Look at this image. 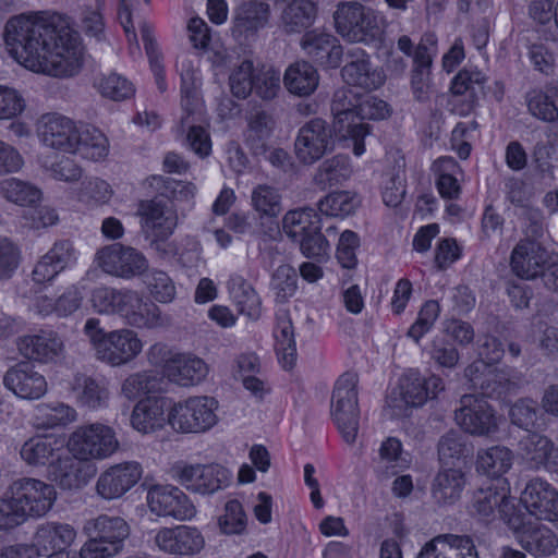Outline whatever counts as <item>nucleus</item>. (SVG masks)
<instances>
[{"instance_id": "0e129e2a", "label": "nucleus", "mask_w": 558, "mask_h": 558, "mask_svg": "<svg viewBox=\"0 0 558 558\" xmlns=\"http://www.w3.org/2000/svg\"><path fill=\"white\" fill-rule=\"evenodd\" d=\"M126 289L97 287L92 291V306L99 314L117 315Z\"/></svg>"}, {"instance_id": "c03bdc74", "label": "nucleus", "mask_w": 558, "mask_h": 558, "mask_svg": "<svg viewBox=\"0 0 558 558\" xmlns=\"http://www.w3.org/2000/svg\"><path fill=\"white\" fill-rule=\"evenodd\" d=\"M352 172L353 170L350 165V158L345 155L339 154L325 159L318 166L313 175V183L319 190L325 191L349 180Z\"/></svg>"}, {"instance_id": "393cba45", "label": "nucleus", "mask_w": 558, "mask_h": 558, "mask_svg": "<svg viewBox=\"0 0 558 558\" xmlns=\"http://www.w3.org/2000/svg\"><path fill=\"white\" fill-rule=\"evenodd\" d=\"M78 131L80 126L71 119L50 113L41 118L38 135L47 147L72 153L77 145Z\"/></svg>"}, {"instance_id": "13d9d810", "label": "nucleus", "mask_w": 558, "mask_h": 558, "mask_svg": "<svg viewBox=\"0 0 558 558\" xmlns=\"http://www.w3.org/2000/svg\"><path fill=\"white\" fill-rule=\"evenodd\" d=\"M252 205L260 216L277 217L281 210V195L267 184H259L252 191Z\"/></svg>"}, {"instance_id": "4468645a", "label": "nucleus", "mask_w": 558, "mask_h": 558, "mask_svg": "<svg viewBox=\"0 0 558 558\" xmlns=\"http://www.w3.org/2000/svg\"><path fill=\"white\" fill-rule=\"evenodd\" d=\"M96 260L105 272L125 279L138 276L148 268L147 259L140 251L120 243L100 248Z\"/></svg>"}, {"instance_id": "aec40b11", "label": "nucleus", "mask_w": 558, "mask_h": 558, "mask_svg": "<svg viewBox=\"0 0 558 558\" xmlns=\"http://www.w3.org/2000/svg\"><path fill=\"white\" fill-rule=\"evenodd\" d=\"M147 504L150 511L161 517H172L177 520H190L196 509L189 497L178 487L154 485L147 493Z\"/></svg>"}, {"instance_id": "a878e982", "label": "nucleus", "mask_w": 558, "mask_h": 558, "mask_svg": "<svg viewBox=\"0 0 558 558\" xmlns=\"http://www.w3.org/2000/svg\"><path fill=\"white\" fill-rule=\"evenodd\" d=\"M155 543L165 553L192 556L204 548L205 538L197 527L178 525L160 529L155 536Z\"/></svg>"}, {"instance_id": "f704fd0d", "label": "nucleus", "mask_w": 558, "mask_h": 558, "mask_svg": "<svg viewBox=\"0 0 558 558\" xmlns=\"http://www.w3.org/2000/svg\"><path fill=\"white\" fill-rule=\"evenodd\" d=\"M76 537V531L68 523L45 522L37 526L33 536V547L38 558L44 553L68 549Z\"/></svg>"}, {"instance_id": "0eeeda50", "label": "nucleus", "mask_w": 558, "mask_h": 558, "mask_svg": "<svg viewBox=\"0 0 558 558\" xmlns=\"http://www.w3.org/2000/svg\"><path fill=\"white\" fill-rule=\"evenodd\" d=\"M70 452L85 462L104 460L111 457L119 448L113 429L100 423L77 427L70 436Z\"/></svg>"}, {"instance_id": "412c9836", "label": "nucleus", "mask_w": 558, "mask_h": 558, "mask_svg": "<svg viewBox=\"0 0 558 558\" xmlns=\"http://www.w3.org/2000/svg\"><path fill=\"white\" fill-rule=\"evenodd\" d=\"M142 474V465L136 461L114 464L99 475L96 492L106 500L118 499L137 484Z\"/></svg>"}, {"instance_id": "b1692460", "label": "nucleus", "mask_w": 558, "mask_h": 558, "mask_svg": "<svg viewBox=\"0 0 558 558\" xmlns=\"http://www.w3.org/2000/svg\"><path fill=\"white\" fill-rule=\"evenodd\" d=\"M521 502L530 514L539 520H558V490L548 482L535 477L521 494Z\"/></svg>"}, {"instance_id": "37998d69", "label": "nucleus", "mask_w": 558, "mask_h": 558, "mask_svg": "<svg viewBox=\"0 0 558 558\" xmlns=\"http://www.w3.org/2000/svg\"><path fill=\"white\" fill-rule=\"evenodd\" d=\"M464 485V473L460 469H444L433 481L432 496L438 505H452L460 499Z\"/></svg>"}, {"instance_id": "ddd939ff", "label": "nucleus", "mask_w": 558, "mask_h": 558, "mask_svg": "<svg viewBox=\"0 0 558 558\" xmlns=\"http://www.w3.org/2000/svg\"><path fill=\"white\" fill-rule=\"evenodd\" d=\"M9 489L25 519L45 515L52 508L57 498L52 485L31 477L14 481Z\"/></svg>"}, {"instance_id": "8fccbe9b", "label": "nucleus", "mask_w": 558, "mask_h": 558, "mask_svg": "<svg viewBox=\"0 0 558 558\" xmlns=\"http://www.w3.org/2000/svg\"><path fill=\"white\" fill-rule=\"evenodd\" d=\"M553 440L545 435L530 432L518 444L519 453L531 468L539 470L551 450Z\"/></svg>"}, {"instance_id": "09e8293b", "label": "nucleus", "mask_w": 558, "mask_h": 558, "mask_svg": "<svg viewBox=\"0 0 558 558\" xmlns=\"http://www.w3.org/2000/svg\"><path fill=\"white\" fill-rule=\"evenodd\" d=\"M77 145L72 154H80L83 158L98 161L108 155V140L98 129L80 126Z\"/></svg>"}, {"instance_id": "f257e3e1", "label": "nucleus", "mask_w": 558, "mask_h": 558, "mask_svg": "<svg viewBox=\"0 0 558 558\" xmlns=\"http://www.w3.org/2000/svg\"><path fill=\"white\" fill-rule=\"evenodd\" d=\"M3 38L10 54L34 72L66 77L82 65L80 35L66 15L40 11L12 16Z\"/></svg>"}, {"instance_id": "ea45409f", "label": "nucleus", "mask_w": 558, "mask_h": 558, "mask_svg": "<svg viewBox=\"0 0 558 558\" xmlns=\"http://www.w3.org/2000/svg\"><path fill=\"white\" fill-rule=\"evenodd\" d=\"M282 83L290 94L307 97L317 89L319 74L310 62L296 61L287 68Z\"/></svg>"}, {"instance_id": "6e6552de", "label": "nucleus", "mask_w": 558, "mask_h": 558, "mask_svg": "<svg viewBox=\"0 0 558 558\" xmlns=\"http://www.w3.org/2000/svg\"><path fill=\"white\" fill-rule=\"evenodd\" d=\"M218 402L207 396L190 397L174 403L168 414L173 429L182 433H203L217 423Z\"/></svg>"}, {"instance_id": "2eb2a0df", "label": "nucleus", "mask_w": 558, "mask_h": 558, "mask_svg": "<svg viewBox=\"0 0 558 558\" xmlns=\"http://www.w3.org/2000/svg\"><path fill=\"white\" fill-rule=\"evenodd\" d=\"M508 526L513 531L521 547L534 556H550L558 548L557 535L542 523L524 522L521 514L512 513L508 518Z\"/></svg>"}, {"instance_id": "cd10ccee", "label": "nucleus", "mask_w": 558, "mask_h": 558, "mask_svg": "<svg viewBox=\"0 0 558 558\" xmlns=\"http://www.w3.org/2000/svg\"><path fill=\"white\" fill-rule=\"evenodd\" d=\"M142 350L143 342L138 335L132 329L121 328L108 332L97 359L111 366H121L133 361Z\"/></svg>"}, {"instance_id": "7ed1b4c3", "label": "nucleus", "mask_w": 558, "mask_h": 558, "mask_svg": "<svg viewBox=\"0 0 558 558\" xmlns=\"http://www.w3.org/2000/svg\"><path fill=\"white\" fill-rule=\"evenodd\" d=\"M84 532L88 539L78 551L80 558H112L123 550L131 530L123 518L100 514L86 521Z\"/></svg>"}, {"instance_id": "f3484780", "label": "nucleus", "mask_w": 558, "mask_h": 558, "mask_svg": "<svg viewBox=\"0 0 558 558\" xmlns=\"http://www.w3.org/2000/svg\"><path fill=\"white\" fill-rule=\"evenodd\" d=\"M117 315L134 328L153 329L170 323L169 317L162 315L155 303L144 300L137 291L130 289H126Z\"/></svg>"}, {"instance_id": "79ce46f5", "label": "nucleus", "mask_w": 558, "mask_h": 558, "mask_svg": "<svg viewBox=\"0 0 558 558\" xmlns=\"http://www.w3.org/2000/svg\"><path fill=\"white\" fill-rule=\"evenodd\" d=\"M230 296L240 314L252 320L259 318L262 314V301L254 287L242 276L232 275L228 281Z\"/></svg>"}, {"instance_id": "20e7f679", "label": "nucleus", "mask_w": 558, "mask_h": 558, "mask_svg": "<svg viewBox=\"0 0 558 558\" xmlns=\"http://www.w3.org/2000/svg\"><path fill=\"white\" fill-rule=\"evenodd\" d=\"M282 230L299 244L306 257L322 258L328 255L329 241L320 231L322 221L315 209L303 207L289 210L283 216Z\"/></svg>"}, {"instance_id": "4be33fe9", "label": "nucleus", "mask_w": 558, "mask_h": 558, "mask_svg": "<svg viewBox=\"0 0 558 558\" xmlns=\"http://www.w3.org/2000/svg\"><path fill=\"white\" fill-rule=\"evenodd\" d=\"M138 215L145 235L171 236L178 225V215L170 199L143 201L138 206Z\"/></svg>"}, {"instance_id": "603ef678", "label": "nucleus", "mask_w": 558, "mask_h": 558, "mask_svg": "<svg viewBox=\"0 0 558 558\" xmlns=\"http://www.w3.org/2000/svg\"><path fill=\"white\" fill-rule=\"evenodd\" d=\"M76 418V411L68 404L56 403H41L36 409V421L39 427L54 428L64 426Z\"/></svg>"}, {"instance_id": "1a4fd4ad", "label": "nucleus", "mask_w": 558, "mask_h": 558, "mask_svg": "<svg viewBox=\"0 0 558 558\" xmlns=\"http://www.w3.org/2000/svg\"><path fill=\"white\" fill-rule=\"evenodd\" d=\"M172 477L189 492L213 495L229 486L231 473L218 463L187 464L175 463L171 469Z\"/></svg>"}, {"instance_id": "c85d7f7f", "label": "nucleus", "mask_w": 558, "mask_h": 558, "mask_svg": "<svg viewBox=\"0 0 558 558\" xmlns=\"http://www.w3.org/2000/svg\"><path fill=\"white\" fill-rule=\"evenodd\" d=\"M4 386L22 399L36 400L47 392L46 378L29 362H20L7 371Z\"/></svg>"}, {"instance_id": "58836bf2", "label": "nucleus", "mask_w": 558, "mask_h": 558, "mask_svg": "<svg viewBox=\"0 0 558 558\" xmlns=\"http://www.w3.org/2000/svg\"><path fill=\"white\" fill-rule=\"evenodd\" d=\"M317 16L313 0H293L281 11L279 26L286 34H300L311 27Z\"/></svg>"}, {"instance_id": "a18cd8bd", "label": "nucleus", "mask_w": 558, "mask_h": 558, "mask_svg": "<svg viewBox=\"0 0 558 558\" xmlns=\"http://www.w3.org/2000/svg\"><path fill=\"white\" fill-rule=\"evenodd\" d=\"M275 338L276 350L283 367L291 368L296 359V348L292 320L286 310L277 313Z\"/></svg>"}, {"instance_id": "6e6d98bb", "label": "nucleus", "mask_w": 558, "mask_h": 558, "mask_svg": "<svg viewBox=\"0 0 558 558\" xmlns=\"http://www.w3.org/2000/svg\"><path fill=\"white\" fill-rule=\"evenodd\" d=\"M541 416L542 410L538 403L531 398L518 399L509 409L511 423L527 432L537 427V422Z\"/></svg>"}, {"instance_id": "5701e85b", "label": "nucleus", "mask_w": 558, "mask_h": 558, "mask_svg": "<svg viewBox=\"0 0 558 558\" xmlns=\"http://www.w3.org/2000/svg\"><path fill=\"white\" fill-rule=\"evenodd\" d=\"M476 543L471 535L441 534L426 543L416 558H480Z\"/></svg>"}, {"instance_id": "864d4df0", "label": "nucleus", "mask_w": 558, "mask_h": 558, "mask_svg": "<svg viewBox=\"0 0 558 558\" xmlns=\"http://www.w3.org/2000/svg\"><path fill=\"white\" fill-rule=\"evenodd\" d=\"M57 440L47 436H34L26 440L20 454L28 465H45L53 457Z\"/></svg>"}, {"instance_id": "338daca9", "label": "nucleus", "mask_w": 558, "mask_h": 558, "mask_svg": "<svg viewBox=\"0 0 558 558\" xmlns=\"http://www.w3.org/2000/svg\"><path fill=\"white\" fill-rule=\"evenodd\" d=\"M256 70L251 60L242 61L230 74L231 93L241 99L246 98L254 88Z\"/></svg>"}, {"instance_id": "4c0bfd02", "label": "nucleus", "mask_w": 558, "mask_h": 558, "mask_svg": "<svg viewBox=\"0 0 558 558\" xmlns=\"http://www.w3.org/2000/svg\"><path fill=\"white\" fill-rule=\"evenodd\" d=\"M168 400L163 397H147L141 400L131 415L132 426L144 434L155 432L165 425Z\"/></svg>"}, {"instance_id": "69168bd1", "label": "nucleus", "mask_w": 558, "mask_h": 558, "mask_svg": "<svg viewBox=\"0 0 558 558\" xmlns=\"http://www.w3.org/2000/svg\"><path fill=\"white\" fill-rule=\"evenodd\" d=\"M97 88L102 96L116 101L128 99L135 92L133 84L118 73L104 75L97 82Z\"/></svg>"}, {"instance_id": "6ab92c4d", "label": "nucleus", "mask_w": 558, "mask_h": 558, "mask_svg": "<svg viewBox=\"0 0 558 558\" xmlns=\"http://www.w3.org/2000/svg\"><path fill=\"white\" fill-rule=\"evenodd\" d=\"M460 403L454 411V420L466 433L484 436L497 430V420L487 401L474 395H464Z\"/></svg>"}, {"instance_id": "f8f14e48", "label": "nucleus", "mask_w": 558, "mask_h": 558, "mask_svg": "<svg viewBox=\"0 0 558 558\" xmlns=\"http://www.w3.org/2000/svg\"><path fill=\"white\" fill-rule=\"evenodd\" d=\"M444 381L435 375L428 378L416 369L407 371L399 380V398L391 399V407L398 409L397 415H407L409 408L422 407L428 399L436 398L444 390Z\"/></svg>"}, {"instance_id": "774afa93", "label": "nucleus", "mask_w": 558, "mask_h": 558, "mask_svg": "<svg viewBox=\"0 0 558 558\" xmlns=\"http://www.w3.org/2000/svg\"><path fill=\"white\" fill-rule=\"evenodd\" d=\"M486 76L477 70H461L451 82V92L453 95L470 94L472 99L483 92Z\"/></svg>"}, {"instance_id": "de8ad7c7", "label": "nucleus", "mask_w": 558, "mask_h": 558, "mask_svg": "<svg viewBox=\"0 0 558 558\" xmlns=\"http://www.w3.org/2000/svg\"><path fill=\"white\" fill-rule=\"evenodd\" d=\"M512 465V452L502 446H494L477 452L476 468L488 477L500 480Z\"/></svg>"}, {"instance_id": "7c9ffc66", "label": "nucleus", "mask_w": 558, "mask_h": 558, "mask_svg": "<svg viewBox=\"0 0 558 558\" xmlns=\"http://www.w3.org/2000/svg\"><path fill=\"white\" fill-rule=\"evenodd\" d=\"M305 54L319 65L337 68L342 58V47L338 39L317 29L306 32L301 39Z\"/></svg>"}, {"instance_id": "9d476101", "label": "nucleus", "mask_w": 558, "mask_h": 558, "mask_svg": "<svg viewBox=\"0 0 558 558\" xmlns=\"http://www.w3.org/2000/svg\"><path fill=\"white\" fill-rule=\"evenodd\" d=\"M336 146L332 128L322 118L305 122L298 131L294 141V153L304 166H312L325 155L330 154Z\"/></svg>"}, {"instance_id": "dca6fc26", "label": "nucleus", "mask_w": 558, "mask_h": 558, "mask_svg": "<svg viewBox=\"0 0 558 558\" xmlns=\"http://www.w3.org/2000/svg\"><path fill=\"white\" fill-rule=\"evenodd\" d=\"M464 373L472 387L486 398L500 399L517 389L507 371L487 365L482 360L474 361Z\"/></svg>"}, {"instance_id": "680f3d73", "label": "nucleus", "mask_w": 558, "mask_h": 558, "mask_svg": "<svg viewBox=\"0 0 558 558\" xmlns=\"http://www.w3.org/2000/svg\"><path fill=\"white\" fill-rule=\"evenodd\" d=\"M529 112L544 122H555L558 119V107L555 101L543 90L533 89L525 95Z\"/></svg>"}, {"instance_id": "2f4dec72", "label": "nucleus", "mask_w": 558, "mask_h": 558, "mask_svg": "<svg viewBox=\"0 0 558 558\" xmlns=\"http://www.w3.org/2000/svg\"><path fill=\"white\" fill-rule=\"evenodd\" d=\"M270 19V5L264 1L242 2L234 11L232 33L236 37L255 36L266 27Z\"/></svg>"}, {"instance_id": "a211bd4d", "label": "nucleus", "mask_w": 558, "mask_h": 558, "mask_svg": "<svg viewBox=\"0 0 558 558\" xmlns=\"http://www.w3.org/2000/svg\"><path fill=\"white\" fill-rule=\"evenodd\" d=\"M16 347L24 357L43 364L56 363L65 355L64 341L53 329H39L19 337Z\"/></svg>"}, {"instance_id": "39448f33", "label": "nucleus", "mask_w": 558, "mask_h": 558, "mask_svg": "<svg viewBox=\"0 0 558 558\" xmlns=\"http://www.w3.org/2000/svg\"><path fill=\"white\" fill-rule=\"evenodd\" d=\"M333 21L337 33L352 43H374L383 34L377 12L357 1L340 2Z\"/></svg>"}, {"instance_id": "052dcab7", "label": "nucleus", "mask_w": 558, "mask_h": 558, "mask_svg": "<svg viewBox=\"0 0 558 558\" xmlns=\"http://www.w3.org/2000/svg\"><path fill=\"white\" fill-rule=\"evenodd\" d=\"M280 71L271 65H263L255 73L253 92L263 100H272L281 90Z\"/></svg>"}, {"instance_id": "bf43d9fd", "label": "nucleus", "mask_w": 558, "mask_h": 558, "mask_svg": "<svg viewBox=\"0 0 558 558\" xmlns=\"http://www.w3.org/2000/svg\"><path fill=\"white\" fill-rule=\"evenodd\" d=\"M438 177L436 186L441 197L447 199L458 198L461 192L460 184L450 171L458 168V163L452 157H442L435 162Z\"/></svg>"}, {"instance_id": "72a5a7b5", "label": "nucleus", "mask_w": 558, "mask_h": 558, "mask_svg": "<svg viewBox=\"0 0 558 558\" xmlns=\"http://www.w3.org/2000/svg\"><path fill=\"white\" fill-rule=\"evenodd\" d=\"M506 481H497V486L480 488L473 496V508L483 518L490 517L496 510L501 519L508 524V518L517 513L513 504L510 501L505 487Z\"/></svg>"}, {"instance_id": "473e14b6", "label": "nucleus", "mask_w": 558, "mask_h": 558, "mask_svg": "<svg viewBox=\"0 0 558 558\" xmlns=\"http://www.w3.org/2000/svg\"><path fill=\"white\" fill-rule=\"evenodd\" d=\"M74 247L69 240L57 241L37 262L32 277L36 283L52 281L74 260Z\"/></svg>"}, {"instance_id": "5fc2aeb1", "label": "nucleus", "mask_w": 558, "mask_h": 558, "mask_svg": "<svg viewBox=\"0 0 558 558\" xmlns=\"http://www.w3.org/2000/svg\"><path fill=\"white\" fill-rule=\"evenodd\" d=\"M0 194L7 201L21 206L33 205L41 196L40 190L35 185L15 178L5 179L0 182Z\"/></svg>"}, {"instance_id": "4d7b16f0", "label": "nucleus", "mask_w": 558, "mask_h": 558, "mask_svg": "<svg viewBox=\"0 0 558 558\" xmlns=\"http://www.w3.org/2000/svg\"><path fill=\"white\" fill-rule=\"evenodd\" d=\"M359 205L356 195L349 191L333 192L318 203L319 211L330 217H345L354 213Z\"/></svg>"}, {"instance_id": "c9c22d12", "label": "nucleus", "mask_w": 558, "mask_h": 558, "mask_svg": "<svg viewBox=\"0 0 558 558\" xmlns=\"http://www.w3.org/2000/svg\"><path fill=\"white\" fill-rule=\"evenodd\" d=\"M351 57H355V59L349 61L341 70V75L347 84L365 90L376 89L384 84L385 75L381 71L371 68V63L362 50Z\"/></svg>"}, {"instance_id": "3c124183", "label": "nucleus", "mask_w": 558, "mask_h": 558, "mask_svg": "<svg viewBox=\"0 0 558 558\" xmlns=\"http://www.w3.org/2000/svg\"><path fill=\"white\" fill-rule=\"evenodd\" d=\"M162 377L143 372L130 375L122 384L121 393L129 400L137 399L144 395H153L162 390Z\"/></svg>"}, {"instance_id": "bb28decb", "label": "nucleus", "mask_w": 558, "mask_h": 558, "mask_svg": "<svg viewBox=\"0 0 558 558\" xmlns=\"http://www.w3.org/2000/svg\"><path fill=\"white\" fill-rule=\"evenodd\" d=\"M548 259L549 253L538 241L522 239L511 252L510 267L517 277L533 280L538 277Z\"/></svg>"}, {"instance_id": "9b49d317", "label": "nucleus", "mask_w": 558, "mask_h": 558, "mask_svg": "<svg viewBox=\"0 0 558 558\" xmlns=\"http://www.w3.org/2000/svg\"><path fill=\"white\" fill-rule=\"evenodd\" d=\"M361 99L351 88H339L331 101V112L340 124V131L353 141V153L361 156L365 151L364 137L369 133V124L357 122V106Z\"/></svg>"}, {"instance_id": "f03ea898", "label": "nucleus", "mask_w": 558, "mask_h": 558, "mask_svg": "<svg viewBox=\"0 0 558 558\" xmlns=\"http://www.w3.org/2000/svg\"><path fill=\"white\" fill-rule=\"evenodd\" d=\"M177 68L181 76V106L184 114L180 121V129L187 131L186 143L189 147L201 158L209 156L211 151V142L208 132L201 125H196L198 119V99H197V70L192 61L182 58L177 62Z\"/></svg>"}, {"instance_id": "c756f323", "label": "nucleus", "mask_w": 558, "mask_h": 558, "mask_svg": "<svg viewBox=\"0 0 558 558\" xmlns=\"http://www.w3.org/2000/svg\"><path fill=\"white\" fill-rule=\"evenodd\" d=\"M95 473L96 469L93 465L75 458L73 454L72 457L59 458L57 462L51 463L48 468L49 480L63 490L81 489Z\"/></svg>"}, {"instance_id": "49530a36", "label": "nucleus", "mask_w": 558, "mask_h": 558, "mask_svg": "<svg viewBox=\"0 0 558 558\" xmlns=\"http://www.w3.org/2000/svg\"><path fill=\"white\" fill-rule=\"evenodd\" d=\"M408 461L402 457L399 439L389 437L381 442L375 472L380 480H389L407 468Z\"/></svg>"}, {"instance_id": "e433bc0d", "label": "nucleus", "mask_w": 558, "mask_h": 558, "mask_svg": "<svg viewBox=\"0 0 558 558\" xmlns=\"http://www.w3.org/2000/svg\"><path fill=\"white\" fill-rule=\"evenodd\" d=\"M205 362L193 355L177 353L166 367L169 380L180 386H193L201 383L207 375Z\"/></svg>"}, {"instance_id": "e2e57ef3", "label": "nucleus", "mask_w": 558, "mask_h": 558, "mask_svg": "<svg viewBox=\"0 0 558 558\" xmlns=\"http://www.w3.org/2000/svg\"><path fill=\"white\" fill-rule=\"evenodd\" d=\"M298 275L290 265L279 266L272 274L270 288L276 302H287L296 291Z\"/></svg>"}, {"instance_id": "423d86ee", "label": "nucleus", "mask_w": 558, "mask_h": 558, "mask_svg": "<svg viewBox=\"0 0 558 558\" xmlns=\"http://www.w3.org/2000/svg\"><path fill=\"white\" fill-rule=\"evenodd\" d=\"M359 377L347 372L336 381L331 396V415L344 441L352 445L357 436L360 409L357 399Z\"/></svg>"}, {"instance_id": "a19ab883", "label": "nucleus", "mask_w": 558, "mask_h": 558, "mask_svg": "<svg viewBox=\"0 0 558 558\" xmlns=\"http://www.w3.org/2000/svg\"><path fill=\"white\" fill-rule=\"evenodd\" d=\"M71 392L80 405L88 409L102 408L109 399L105 381L85 374L74 376L71 381Z\"/></svg>"}]
</instances>
